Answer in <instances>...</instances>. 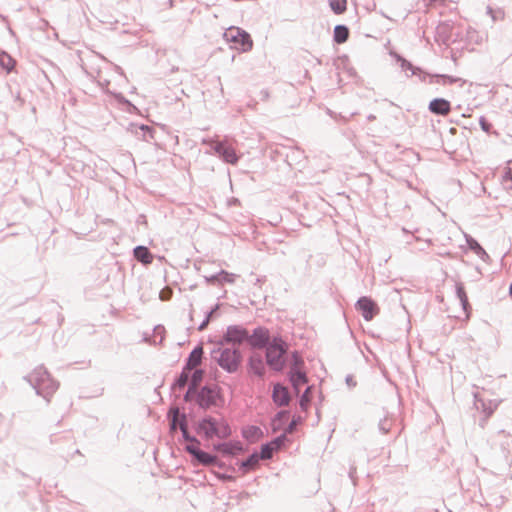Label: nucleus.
<instances>
[{
  "mask_svg": "<svg viewBox=\"0 0 512 512\" xmlns=\"http://www.w3.org/2000/svg\"><path fill=\"white\" fill-rule=\"evenodd\" d=\"M196 432L207 440L214 437L227 439L232 435V429L224 418H214L209 415L197 423Z\"/></svg>",
  "mask_w": 512,
  "mask_h": 512,
  "instance_id": "nucleus-1",
  "label": "nucleus"
},
{
  "mask_svg": "<svg viewBox=\"0 0 512 512\" xmlns=\"http://www.w3.org/2000/svg\"><path fill=\"white\" fill-rule=\"evenodd\" d=\"M36 393L49 401V397L58 389V383L50 376L44 366H38L26 377Z\"/></svg>",
  "mask_w": 512,
  "mask_h": 512,
  "instance_id": "nucleus-2",
  "label": "nucleus"
},
{
  "mask_svg": "<svg viewBox=\"0 0 512 512\" xmlns=\"http://www.w3.org/2000/svg\"><path fill=\"white\" fill-rule=\"evenodd\" d=\"M211 358L227 373H236L242 362V354L238 348L219 345L211 351Z\"/></svg>",
  "mask_w": 512,
  "mask_h": 512,
  "instance_id": "nucleus-3",
  "label": "nucleus"
},
{
  "mask_svg": "<svg viewBox=\"0 0 512 512\" xmlns=\"http://www.w3.org/2000/svg\"><path fill=\"white\" fill-rule=\"evenodd\" d=\"M265 348L267 365L276 372L282 371L286 365L287 344L281 337H274Z\"/></svg>",
  "mask_w": 512,
  "mask_h": 512,
  "instance_id": "nucleus-4",
  "label": "nucleus"
},
{
  "mask_svg": "<svg viewBox=\"0 0 512 512\" xmlns=\"http://www.w3.org/2000/svg\"><path fill=\"white\" fill-rule=\"evenodd\" d=\"M168 416H171L170 426L172 430H175L178 425L179 429L181 430L182 437L185 441L190 442V444L196 446H199L201 444L199 439H197L195 436L190 435V433L188 432L187 416L185 413H180L178 407L170 408Z\"/></svg>",
  "mask_w": 512,
  "mask_h": 512,
  "instance_id": "nucleus-5",
  "label": "nucleus"
},
{
  "mask_svg": "<svg viewBox=\"0 0 512 512\" xmlns=\"http://www.w3.org/2000/svg\"><path fill=\"white\" fill-rule=\"evenodd\" d=\"M391 55L396 59L397 62L400 63V66L404 71H411V75L419 77L420 81L422 82H425L427 79H429L430 82L435 81L439 83L440 80H442V83L445 84L446 80L448 79V76L445 74L432 75L422 71L419 67L413 66L412 63H410L397 53H391Z\"/></svg>",
  "mask_w": 512,
  "mask_h": 512,
  "instance_id": "nucleus-6",
  "label": "nucleus"
},
{
  "mask_svg": "<svg viewBox=\"0 0 512 512\" xmlns=\"http://www.w3.org/2000/svg\"><path fill=\"white\" fill-rule=\"evenodd\" d=\"M249 332L241 325H229L223 334L219 345H232V348H237L244 342H248Z\"/></svg>",
  "mask_w": 512,
  "mask_h": 512,
  "instance_id": "nucleus-7",
  "label": "nucleus"
},
{
  "mask_svg": "<svg viewBox=\"0 0 512 512\" xmlns=\"http://www.w3.org/2000/svg\"><path fill=\"white\" fill-rule=\"evenodd\" d=\"M220 397L218 386L205 385L197 389L196 404L199 408L207 410L216 405L217 399Z\"/></svg>",
  "mask_w": 512,
  "mask_h": 512,
  "instance_id": "nucleus-8",
  "label": "nucleus"
},
{
  "mask_svg": "<svg viewBox=\"0 0 512 512\" xmlns=\"http://www.w3.org/2000/svg\"><path fill=\"white\" fill-rule=\"evenodd\" d=\"M225 38L227 41L232 42L236 45H239L237 49H241L242 51H248L252 48L253 42L251 40L250 35L240 28L230 27L225 33Z\"/></svg>",
  "mask_w": 512,
  "mask_h": 512,
  "instance_id": "nucleus-9",
  "label": "nucleus"
},
{
  "mask_svg": "<svg viewBox=\"0 0 512 512\" xmlns=\"http://www.w3.org/2000/svg\"><path fill=\"white\" fill-rule=\"evenodd\" d=\"M185 450L193 457V460L200 465L203 466H218L219 468L223 467V463L218 461V458L214 455H211L199 448V446L188 444L185 447Z\"/></svg>",
  "mask_w": 512,
  "mask_h": 512,
  "instance_id": "nucleus-10",
  "label": "nucleus"
},
{
  "mask_svg": "<svg viewBox=\"0 0 512 512\" xmlns=\"http://www.w3.org/2000/svg\"><path fill=\"white\" fill-rule=\"evenodd\" d=\"M356 309L366 321H371L378 313L377 304L369 297L363 296L356 303Z\"/></svg>",
  "mask_w": 512,
  "mask_h": 512,
  "instance_id": "nucleus-11",
  "label": "nucleus"
},
{
  "mask_svg": "<svg viewBox=\"0 0 512 512\" xmlns=\"http://www.w3.org/2000/svg\"><path fill=\"white\" fill-rule=\"evenodd\" d=\"M248 343L252 348L262 349L271 343L269 331L264 327H257L248 338Z\"/></svg>",
  "mask_w": 512,
  "mask_h": 512,
  "instance_id": "nucleus-12",
  "label": "nucleus"
},
{
  "mask_svg": "<svg viewBox=\"0 0 512 512\" xmlns=\"http://www.w3.org/2000/svg\"><path fill=\"white\" fill-rule=\"evenodd\" d=\"M213 150L225 161L226 163L235 165L238 162V156L235 150L226 146L224 142H216L213 146Z\"/></svg>",
  "mask_w": 512,
  "mask_h": 512,
  "instance_id": "nucleus-13",
  "label": "nucleus"
},
{
  "mask_svg": "<svg viewBox=\"0 0 512 512\" xmlns=\"http://www.w3.org/2000/svg\"><path fill=\"white\" fill-rule=\"evenodd\" d=\"M213 450L227 456H234L244 451L240 441L217 443L213 445Z\"/></svg>",
  "mask_w": 512,
  "mask_h": 512,
  "instance_id": "nucleus-14",
  "label": "nucleus"
},
{
  "mask_svg": "<svg viewBox=\"0 0 512 512\" xmlns=\"http://www.w3.org/2000/svg\"><path fill=\"white\" fill-rule=\"evenodd\" d=\"M272 399L277 406H287L291 397L288 389L280 383H277L273 386Z\"/></svg>",
  "mask_w": 512,
  "mask_h": 512,
  "instance_id": "nucleus-15",
  "label": "nucleus"
},
{
  "mask_svg": "<svg viewBox=\"0 0 512 512\" xmlns=\"http://www.w3.org/2000/svg\"><path fill=\"white\" fill-rule=\"evenodd\" d=\"M289 379H290V382H291L294 390L296 391V393H299L300 386H302L308 382L306 373L304 371H302L301 369H295V368H290Z\"/></svg>",
  "mask_w": 512,
  "mask_h": 512,
  "instance_id": "nucleus-16",
  "label": "nucleus"
},
{
  "mask_svg": "<svg viewBox=\"0 0 512 512\" xmlns=\"http://www.w3.org/2000/svg\"><path fill=\"white\" fill-rule=\"evenodd\" d=\"M249 370L259 377H263L266 371L264 361L259 354H253L248 359Z\"/></svg>",
  "mask_w": 512,
  "mask_h": 512,
  "instance_id": "nucleus-17",
  "label": "nucleus"
},
{
  "mask_svg": "<svg viewBox=\"0 0 512 512\" xmlns=\"http://www.w3.org/2000/svg\"><path fill=\"white\" fill-rule=\"evenodd\" d=\"M202 357H203V348H202V346L198 345L190 352L188 358L186 359V363L184 365L186 370L192 371L197 366H199L202 362Z\"/></svg>",
  "mask_w": 512,
  "mask_h": 512,
  "instance_id": "nucleus-18",
  "label": "nucleus"
},
{
  "mask_svg": "<svg viewBox=\"0 0 512 512\" xmlns=\"http://www.w3.org/2000/svg\"><path fill=\"white\" fill-rule=\"evenodd\" d=\"M133 255L137 261L141 262L144 265L151 264L153 261V255L151 254L149 249L142 245L136 246L134 248Z\"/></svg>",
  "mask_w": 512,
  "mask_h": 512,
  "instance_id": "nucleus-19",
  "label": "nucleus"
},
{
  "mask_svg": "<svg viewBox=\"0 0 512 512\" xmlns=\"http://www.w3.org/2000/svg\"><path fill=\"white\" fill-rule=\"evenodd\" d=\"M429 110L439 115H448V100L444 98L433 99L429 104Z\"/></svg>",
  "mask_w": 512,
  "mask_h": 512,
  "instance_id": "nucleus-20",
  "label": "nucleus"
},
{
  "mask_svg": "<svg viewBox=\"0 0 512 512\" xmlns=\"http://www.w3.org/2000/svg\"><path fill=\"white\" fill-rule=\"evenodd\" d=\"M260 461V456L257 452L252 453L246 460H243L239 464V469L242 474L247 473L250 470H253Z\"/></svg>",
  "mask_w": 512,
  "mask_h": 512,
  "instance_id": "nucleus-21",
  "label": "nucleus"
},
{
  "mask_svg": "<svg viewBox=\"0 0 512 512\" xmlns=\"http://www.w3.org/2000/svg\"><path fill=\"white\" fill-rule=\"evenodd\" d=\"M456 293H457V297L459 298L461 305L463 307L464 318L468 319L469 315H470L471 306L469 304L468 297H467L464 287L462 285L458 284L456 286Z\"/></svg>",
  "mask_w": 512,
  "mask_h": 512,
  "instance_id": "nucleus-22",
  "label": "nucleus"
},
{
  "mask_svg": "<svg viewBox=\"0 0 512 512\" xmlns=\"http://www.w3.org/2000/svg\"><path fill=\"white\" fill-rule=\"evenodd\" d=\"M349 29L345 25H336L334 28L333 39L336 43L342 44L348 40Z\"/></svg>",
  "mask_w": 512,
  "mask_h": 512,
  "instance_id": "nucleus-23",
  "label": "nucleus"
},
{
  "mask_svg": "<svg viewBox=\"0 0 512 512\" xmlns=\"http://www.w3.org/2000/svg\"><path fill=\"white\" fill-rule=\"evenodd\" d=\"M190 373H191V370H186V368L183 367L180 375L178 376V378L172 384V387H171L172 390H175L177 388L182 389L187 384H189V382H190Z\"/></svg>",
  "mask_w": 512,
  "mask_h": 512,
  "instance_id": "nucleus-24",
  "label": "nucleus"
},
{
  "mask_svg": "<svg viewBox=\"0 0 512 512\" xmlns=\"http://www.w3.org/2000/svg\"><path fill=\"white\" fill-rule=\"evenodd\" d=\"M262 435V430L257 426H247L242 430V436L251 441L254 442Z\"/></svg>",
  "mask_w": 512,
  "mask_h": 512,
  "instance_id": "nucleus-25",
  "label": "nucleus"
},
{
  "mask_svg": "<svg viewBox=\"0 0 512 512\" xmlns=\"http://www.w3.org/2000/svg\"><path fill=\"white\" fill-rule=\"evenodd\" d=\"M204 377V371L202 369H195L193 373H190V382L188 386L194 389H200L199 385L202 382Z\"/></svg>",
  "mask_w": 512,
  "mask_h": 512,
  "instance_id": "nucleus-26",
  "label": "nucleus"
},
{
  "mask_svg": "<svg viewBox=\"0 0 512 512\" xmlns=\"http://www.w3.org/2000/svg\"><path fill=\"white\" fill-rule=\"evenodd\" d=\"M15 65V60L6 52L0 53V66L8 73L11 72Z\"/></svg>",
  "mask_w": 512,
  "mask_h": 512,
  "instance_id": "nucleus-27",
  "label": "nucleus"
},
{
  "mask_svg": "<svg viewBox=\"0 0 512 512\" xmlns=\"http://www.w3.org/2000/svg\"><path fill=\"white\" fill-rule=\"evenodd\" d=\"M288 416L289 412L286 410H281L274 416L272 419V429L274 432L280 429L281 425L288 418Z\"/></svg>",
  "mask_w": 512,
  "mask_h": 512,
  "instance_id": "nucleus-28",
  "label": "nucleus"
},
{
  "mask_svg": "<svg viewBox=\"0 0 512 512\" xmlns=\"http://www.w3.org/2000/svg\"><path fill=\"white\" fill-rule=\"evenodd\" d=\"M329 5L335 14H342L347 9V0H329Z\"/></svg>",
  "mask_w": 512,
  "mask_h": 512,
  "instance_id": "nucleus-29",
  "label": "nucleus"
},
{
  "mask_svg": "<svg viewBox=\"0 0 512 512\" xmlns=\"http://www.w3.org/2000/svg\"><path fill=\"white\" fill-rule=\"evenodd\" d=\"M393 425V419L391 416H384L383 419L379 421L378 428L383 434H387Z\"/></svg>",
  "mask_w": 512,
  "mask_h": 512,
  "instance_id": "nucleus-30",
  "label": "nucleus"
},
{
  "mask_svg": "<svg viewBox=\"0 0 512 512\" xmlns=\"http://www.w3.org/2000/svg\"><path fill=\"white\" fill-rule=\"evenodd\" d=\"M310 393H311V387H307L305 389L304 393L300 397L299 405L303 411H306L310 405V402H311Z\"/></svg>",
  "mask_w": 512,
  "mask_h": 512,
  "instance_id": "nucleus-31",
  "label": "nucleus"
},
{
  "mask_svg": "<svg viewBox=\"0 0 512 512\" xmlns=\"http://www.w3.org/2000/svg\"><path fill=\"white\" fill-rule=\"evenodd\" d=\"M275 451L277 450L270 442L263 444L261 447V452L259 454L260 459H270Z\"/></svg>",
  "mask_w": 512,
  "mask_h": 512,
  "instance_id": "nucleus-32",
  "label": "nucleus"
},
{
  "mask_svg": "<svg viewBox=\"0 0 512 512\" xmlns=\"http://www.w3.org/2000/svg\"><path fill=\"white\" fill-rule=\"evenodd\" d=\"M502 185L506 190L512 191V171L510 168H506L504 171Z\"/></svg>",
  "mask_w": 512,
  "mask_h": 512,
  "instance_id": "nucleus-33",
  "label": "nucleus"
},
{
  "mask_svg": "<svg viewBox=\"0 0 512 512\" xmlns=\"http://www.w3.org/2000/svg\"><path fill=\"white\" fill-rule=\"evenodd\" d=\"M220 280H219V285H222L224 283H234L235 280H236V277L237 275L236 274H233V273H230V272H227L225 270H221L220 271Z\"/></svg>",
  "mask_w": 512,
  "mask_h": 512,
  "instance_id": "nucleus-34",
  "label": "nucleus"
},
{
  "mask_svg": "<svg viewBox=\"0 0 512 512\" xmlns=\"http://www.w3.org/2000/svg\"><path fill=\"white\" fill-rule=\"evenodd\" d=\"M303 364H304V361H303L302 357L300 356V354L297 351H294L292 353V357H291V367L290 368L301 369Z\"/></svg>",
  "mask_w": 512,
  "mask_h": 512,
  "instance_id": "nucleus-35",
  "label": "nucleus"
},
{
  "mask_svg": "<svg viewBox=\"0 0 512 512\" xmlns=\"http://www.w3.org/2000/svg\"><path fill=\"white\" fill-rule=\"evenodd\" d=\"M302 420L303 419L301 416H297V417L294 416L292 421L288 424V426L286 427L284 432L287 434L292 433L295 430L296 426L302 422Z\"/></svg>",
  "mask_w": 512,
  "mask_h": 512,
  "instance_id": "nucleus-36",
  "label": "nucleus"
},
{
  "mask_svg": "<svg viewBox=\"0 0 512 512\" xmlns=\"http://www.w3.org/2000/svg\"><path fill=\"white\" fill-rule=\"evenodd\" d=\"M196 397H197V389H194V388L188 386V389L183 397L184 401L185 402H191V401L196 402Z\"/></svg>",
  "mask_w": 512,
  "mask_h": 512,
  "instance_id": "nucleus-37",
  "label": "nucleus"
},
{
  "mask_svg": "<svg viewBox=\"0 0 512 512\" xmlns=\"http://www.w3.org/2000/svg\"><path fill=\"white\" fill-rule=\"evenodd\" d=\"M287 433H283L281 435H279L278 437H276L274 440H272L270 443L274 446V448L276 450H279L285 443L287 437H286Z\"/></svg>",
  "mask_w": 512,
  "mask_h": 512,
  "instance_id": "nucleus-38",
  "label": "nucleus"
},
{
  "mask_svg": "<svg viewBox=\"0 0 512 512\" xmlns=\"http://www.w3.org/2000/svg\"><path fill=\"white\" fill-rule=\"evenodd\" d=\"M173 295V290L170 288V287H164L160 292H159V298L162 300V301H168L171 299Z\"/></svg>",
  "mask_w": 512,
  "mask_h": 512,
  "instance_id": "nucleus-39",
  "label": "nucleus"
},
{
  "mask_svg": "<svg viewBox=\"0 0 512 512\" xmlns=\"http://www.w3.org/2000/svg\"><path fill=\"white\" fill-rule=\"evenodd\" d=\"M220 277H221L220 272H218L217 274H214L211 276H204V280L207 284H211V285L218 284L219 285Z\"/></svg>",
  "mask_w": 512,
  "mask_h": 512,
  "instance_id": "nucleus-40",
  "label": "nucleus"
},
{
  "mask_svg": "<svg viewBox=\"0 0 512 512\" xmlns=\"http://www.w3.org/2000/svg\"><path fill=\"white\" fill-rule=\"evenodd\" d=\"M138 129L143 132V137L146 138L147 135H149L150 138L153 137V129L147 125H140L138 126Z\"/></svg>",
  "mask_w": 512,
  "mask_h": 512,
  "instance_id": "nucleus-41",
  "label": "nucleus"
},
{
  "mask_svg": "<svg viewBox=\"0 0 512 512\" xmlns=\"http://www.w3.org/2000/svg\"><path fill=\"white\" fill-rule=\"evenodd\" d=\"M345 381L346 384L351 388L356 386V381L354 380L352 375H347Z\"/></svg>",
  "mask_w": 512,
  "mask_h": 512,
  "instance_id": "nucleus-42",
  "label": "nucleus"
},
{
  "mask_svg": "<svg viewBox=\"0 0 512 512\" xmlns=\"http://www.w3.org/2000/svg\"><path fill=\"white\" fill-rule=\"evenodd\" d=\"M218 308H219V305H218V304H216V305L214 306V308H212V309H211V310L206 314V317H205V318H206V319H208V320L210 321V320H211V318L213 317V315L215 314V312L218 310Z\"/></svg>",
  "mask_w": 512,
  "mask_h": 512,
  "instance_id": "nucleus-43",
  "label": "nucleus"
},
{
  "mask_svg": "<svg viewBox=\"0 0 512 512\" xmlns=\"http://www.w3.org/2000/svg\"><path fill=\"white\" fill-rule=\"evenodd\" d=\"M209 322H210V321H209L208 319H206V318H205V319L202 321V323L199 325L198 330H199V331H203V330L208 326Z\"/></svg>",
  "mask_w": 512,
  "mask_h": 512,
  "instance_id": "nucleus-44",
  "label": "nucleus"
},
{
  "mask_svg": "<svg viewBox=\"0 0 512 512\" xmlns=\"http://www.w3.org/2000/svg\"><path fill=\"white\" fill-rule=\"evenodd\" d=\"M441 29H444V28L443 27H439L438 28V36H439V38H442L443 44H446V37L445 36H443V37L441 36V32H440Z\"/></svg>",
  "mask_w": 512,
  "mask_h": 512,
  "instance_id": "nucleus-45",
  "label": "nucleus"
},
{
  "mask_svg": "<svg viewBox=\"0 0 512 512\" xmlns=\"http://www.w3.org/2000/svg\"><path fill=\"white\" fill-rule=\"evenodd\" d=\"M470 245H471L472 249L482 250V248L480 247V245L477 242H473V244L471 243Z\"/></svg>",
  "mask_w": 512,
  "mask_h": 512,
  "instance_id": "nucleus-46",
  "label": "nucleus"
},
{
  "mask_svg": "<svg viewBox=\"0 0 512 512\" xmlns=\"http://www.w3.org/2000/svg\"><path fill=\"white\" fill-rule=\"evenodd\" d=\"M355 472H356V468L355 467H351L350 472H349V476H350L351 479L354 478Z\"/></svg>",
  "mask_w": 512,
  "mask_h": 512,
  "instance_id": "nucleus-47",
  "label": "nucleus"
},
{
  "mask_svg": "<svg viewBox=\"0 0 512 512\" xmlns=\"http://www.w3.org/2000/svg\"><path fill=\"white\" fill-rule=\"evenodd\" d=\"M3 428V416L0 414V433L2 432Z\"/></svg>",
  "mask_w": 512,
  "mask_h": 512,
  "instance_id": "nucleus-48",
  "label": "nucleus"
},
{
  "mask_svg": "<svg viewBox=\"0 0 512 512\" xmlns=\"http://www.w3.org/2000/svg\"><path fill=\"white\" fill-rule=\"evenodd\" d=\"M374 119H375V116H374V115H369V116H368V120H369V121H372V120H374Z\"/></svg>",
  "mask_w": 512,
  "mask_h": 512,
  "instance_id": "nucleus-49",
  "label": "nucleus"
},
{
  "mask_svg": "<svg viewBox=\"0 0 512 512\" xmlns=\"http://www.w3.org/2000/svg\"><path fill=\"white\" fill-rule=\"evenodd\" d=\"M509 293H510V296L512 297V284L510 285Z\"/></svg>",
  "mask_w": 512,
  "mask_h": 512,
  "instance_id": "nucleus-50",
  "label": "nucleus"
}]
</instances>
